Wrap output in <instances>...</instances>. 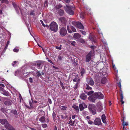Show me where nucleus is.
Instances as JSON below:
<instances>
[{
	"instance_id": "obj_54",
	"label": "nucleus",
	"mask_w": 130,
	"mask_h": 130,
	"mask_svg": "<svg viewBox=\"0 0 130 130\" xmlns=\"http://www.w3.org/2000/svg\"><path fill=\"white\" fill-rule=\"evenodd\" d=\"M75 43H76L74 41H73V42H71V44L73 46H74L75 44Z\"/></svg>"
},
{
	"instance_id": "obj_49",
	"label": "nucleus",
	"mask_w": 130,
	"mask_h": 130,
	"mask_svg": "<svg viewBox=\"0 0 130 130\" xmlns=\"http://www.w3.org/2000/svg\"><path fill=\"white\" fill-rule=\"evenodd\" d=\"M85 73V70L83 69H82V76Z\"/></svg>"
},
{
	"instance_id": "obj_44",
	"label": "nucleus",
	"mask_w": 130,
	"mask_h": 130,
	"mask_svg": "<svg viewBox=\"0 0 130 130\" xmlns=\"http://www.w3.org/2000/svg\"><path fill=\"white\" fill-rule=\"evenodd\" d=\"M42 126L43 128H45L46 127L47 125L46 124H42Z\"/></svg>"
},
{
	"instance_id": "obj_9",
	"label": "nucleus",
	"mask_w": 130,
	"mask_h": 130,
	"mask_svg": "<svg viewBox=\"0 0 130 130\" xmlns=\"http://www.w3.org/2000/svg\"><path fill=\"white\" fill-rule=\"evenodd\" d=\"M94 93L97 99H103L104 98V95L100 92H95Z\"/></svg>"
},
{
	"instance_id": "obj_42",
	"label": "nucleus",
	"mask_w": 130,
	"mask_h": 130,
	"mask_svg": "<svg viewBox=\"0 0 130 130\" xmlns=\"http://www.w3.org/2000/svg\"><path fill=\"white\" fill-rule=\"evenodd\" d=\"M9 43V41H8L7 42V44L5 46V49H7Z\"/></svg>"
},
{
	"instance_id": "obj_61",
	"label": "nucleus",
	"mask_w": 130,
	"mask_h": 130,
	"mask_svg": "<svg viewBox=\"0 0 130 130\" xmlns=\"http://www.w3.org/2000/svg\"><path fill=\"white\" fill-rule=\"evenodd\" d=\"M58 59L60 60H61L62 59V57L61 56H59L58 57Z\"/></svg>"
},
{
	"instance_id": "obj_52",
	"label": "nucleus",
	"mask_w": 130,
	"mask_h": 130,
	"mask_svg": "<svg viewBox=\"0 0 130 130\" xmlns=\"http://www.w3.org/2000/svg\"><path fill=\"white\" fill-rule=\"evenodd\" d=\"M36 74H37V76L39 77L41 75V74L39 72H38L36 73Z\"/></svg>"
},
{
	"instance_id": "obj_50",
	"label": "nucleus",
	"mask_w": 130,
	"mask_h": 130,
	"mask_svg": "<svg viewBox=\"0 0 130 130\" xmlns=\"http://www.w3.org/2000/svg\"><path fill=\"white\" fill-rule=\"evenodd\" d=\"M87 111H83V113L84 115L85 116H86L87 115Z\"/></svg>"
},
{
	"instance_id": "obj_53",
	"label": "nucleus",
	"mask_w": 130,
	"mask_h": 130,
	"mask_svg": "<svg viewBox=\"0 0 130 130\" xmlns=\"http://www.w3.org/2000/svg\"><path fill=\"white\" fill-rule=\"evenodd\" d=\"M122 125H125V126H127L128 125V124L127 122H126L125 121L124 122V123L123 124H122Z\"/></svg>"
},
{
	"instance_id": "obj_21",
	"label": "nucleus",
	"mask_w": 130,
	"mask_h": 130,
	"mask_svg": "<svg viewBox=\"0 0 130 130\" xmlns=\"http://www.w3.org/2000/svg\"><path fill=\"white\" fill-rule=\"evenodd\" d=\"M4 95L7 96H10V94L9 92L7 91H5V90L2 93Z\"/></svg>"
},
{
	"instance_id": "obj_41",
	"label": "nucleus",
	"mask_w": 130,
	"mask_h": 130,
	"mask_svg": "<svg viewBox=\"0 0 130 130\" xmlns=\"http://www.w3.org/2000/svg\"><path fill=\"white\" fill-rule=\"evenodd\" d=\"M94 92L93 91H89L87 93L88 95H90L92 94H93Z\"/></svg>"
},
{
	"instance_id": "obj_35",
	"label": "nucleus",
	"mask_w": 130,
	"mask_h": 130,
	"mask_svg": "<svg viewBox=\"0 0 130 130\" xmlns=\"http://www.w3.org/2000/svg\"><path fill=\"white\" fill-rule=\"evenodd\" d=\"M60 20L61 22H63L66 21V19L64 17H62L60 18Z\"/></svg>"
},
{
	"instance_id": "obj_34",
	"label": "nucleus",
	"mask_w": 130,
	"mask_h": 130,
	"mask_svg": "<svg viewBox=\"0 0 130 130\" xmlns=\"http://www.w3.org/2000/svg\"><path fill=\"white\" fill-rule=\"evenodd\" d=\"M60 85L61 86L62 89H65V88L64 86L63 85V83L61 81V80H60Z\"/></svg>"
},
{
	"instance_id": "obj_10",
	"label": "nucleus",
	"mask_w": 130,
	"mask_h": 130,
	"mask_svg": "<svg viewBox=\"0 0 130 130\" xmlns=\"http://www.w3.org/2000/svg\"><path fill=\"white\" fill-rule=\"evenodd\" d=\"M0 123L2 125H4V126L5 128L6 126L7 125V124H9L6 119H0Z\"/></svg>"
},
{
	"instance_id": "obj_55",
	"label": "nucleus",
	"mask_w": 130,
	"mask_h": 130,
	"mask_svg": "<svg viewBox=\"0 0 130 130\" xmlns=\"http://www.w3.org/2000/svg\"><path fill=\"white\" fill-rule=\"evenodd\" d=\"M95 46L94 45H91L90 46L91 48L92 49L95 48Z\"/></svg>"
},
{
	"instance_id": "obj_30",
	"label": "nucleus",
	"mask_w": 130,
	"mask_h": 130,
	"mask_svg": "<svg viewBox=\"0 0 130 130\" xmlns=\"http://www.w3.org/2000/svg\"><path fill=\"white\" fill-rule=\"evenodd\" d=\"M34 12V11L31 10L29 13H28V14L34 16L35 14Z\"/></svg>"
},
{
	"instance_id": "obj_36",
	"label": "nucleus",
	"mask_w": 130,
	"mask_h": 130,
	"mask_svg": "<svg viewBox=\"0 0 130 130\" xmlns=\"http://www.w3.org/2000/svg\"><path fill=\"white\" fill-rule=\"evenodd\" d=\"M5 90L2 87H0V92L2 94Z\"/></svg>"
},
{
	"instance_id": "obj_51",
	"label": "nucleus",
	"mask_w": 130,
	"mask_h": 130,
	"mask_svg": "<svg viewBox=\"0 0 130 130\" xmlns=\"http://www.w3.org/2000/svg\"><path fill=\"white\" fill-rule=\"evenodd\" d=\"M17 62H18V61H13V63H12V65L14 67L15 66V65H14V64H16V63Z\"/></svg>"
},
{
	"instance_id": "obj_33",
	"label": "nucleus",
	"mask_w": 130,
	"mask_h": 130,
	"mask_svg": "<svg viewBox=\"0 0 130 130\" xmlns=\"http://www.w3.org/2000/svg\"><path fill=\"white\" fill-rule=\"evenodd\" d=\"M20 71H18L17 70L15 71L14 75L15 76L18 75L20 73Z\"/></svg>"
},
{
	"instance_id": "obj_4",
	"label": "nucleus",
	"mask_w": 130,
	"mask_h": 130,
	"mask_svg": "<svg viewBox=\"0 0 130 130\" xmlns=\"http://www.w3.org/2000/svg\"><path fill=\"white\" fill-rule=\"evenodd\" d=\"M12 5L16 10V11L17 13H19V11H20L21 14L22 15L25 14V13L23 12V11L21 10V8H20L19 6H17L15 3H12Z\"/></svg>"
},
{
	"instance_id": "obj_14",
	"label": "nucleus",
	"mask_w": 130,
	"mask_h": 130,
	"mask_svg": "<svg viewBox=\"0 0 130 130\" xmlns=\"http://www.w3.org/2000/svg\"><path fill=\"white\" fill-rule=\"evenodd\" d=\"M91 55L90 53H88L86 56V61L87 62H89L91 59Z\"/></svg>"
},
{
	"instance_id": "obj_45",
	"label": "nucleus",
	"mask_w": 130,
	"mask_h": 130,
	"mask_svg": "<svg viewBox=\"0 0 130 130\" xmlns=\"http://www.w3.org/2000/svg\"><path fill=\"white\" fill-rule=\"evenodd\" d=\"M1 111L3 112H6L7 110H6L4 108H2L1 109Z\"/></svg>"
},
{
	"instance_id": "obj_1",
	"label": "nucleus",
	"mask_w": 130,
	"mask_h": 130,
	"mask_svg": "<svg viewBox=\"0 0 130 130\" xmlns=\"http://www.w3.org/2000/svg\"><path fill=\"white\" fill-rule=\"evenodd\" d=\"M51 29L55 32L58 29V25L57 24L54 22H52L50 25Z\"/></svg>"
},
{
	"instance_id": "obj_20",
	"label": "nucleus",
	"mask_w": 130,
	"mask_h": 130,
	"mask_svg": "<svg viewBox=\"0 0 130 130\" xmlns=\"http://www.w3.org/2000/svg\"><path fill=\"white\" fill-rule=\"evenodd\" d=\"M4 104L7 105H10L11 104V102L10 100H8L5 102Z\"/></svg>"
},
{
	"instance_id": "obj_6",
	"label": "nucleus",
	"mask_w": 130,
	"mask_h": 130,
	"mask_svg": "<svg viewBox=\"0 0 130 130\" xmlns=\"http://www.w3.org/2000/svg\"><path fill=\"white\" fill-rule=\"evenodd\" d=\"M72 24L76 28L81 29V24L80 22L73 21L72 22Z\"/></svg>"
},
{
	"instance_id": "obj_46",
	"label": "nucleus",
	"mask_w": 130,
	"mask_h": 130,
	"mask_svg": "<svg viewBox=\"0 0 130 130\" xmlns=\"http://www.w3.org/2000/svg\"><path fill=\"white\" fill-rule=\"evenodd\" d=\"M117 84H118V86L120 87V89H121V82L120 81L119 83H118Z\"/></svg>"
},
{
	"instance_id": "obj_48",
	"label": "nucleus",
	"mask_w": 130,
	"mask_h": 130,
	"mask_svg": "<svg viewBox=\"0 0 130 130\" xmlns=\"http://www.w3.org/2000/svg\"><path fill=\"white\" fill-rule=\"evenodd\" d=\"M82 34L84 36L86 35V31L82 30Z\"/></svg>"
},
{
	"instance_id": "obj_3",
	"label": "nucleus",
	"mask_w": 130,
	"mask_h": 130,
	"mask_svg": "<svg viewBox=\"0 0 130 130\" xmlns=\"http://www.w3.org/2000/svg\"><path fill=\"white\" fill-rule=\"evenodd\" d=\"M73 7H72L68 6H66L65 7V10L66 12L70 15L74 14V12L72 10Z\"/></svg>"
},
{
	"instance_id": "obj_24",
	"label": "nucleus",
	"mask_w": 130,
	"mask_h": 130,
	"mask_svg": "<svg viewBox=\"0 0 130 130\" xmlns=\"http://www.w3.org/2000/svg\"><path fill=\"white\" fill-rule=\"evenodd\" d=\"M58 13L60 15H62L63 14L64 11L60 9L58 11Z\"/></svg>"
},
{
	"instance_id": "obj_25",
	"label": "nucleus",
	"mask_w": 130,
	"mask_h": 130,
	"mask_svg": "<svg viewBox=\"0 0 130 130\" xmlns=\"http://www.w3.org/2000/svg\"><path fill=\"white\" fill-rule=\"evenodd\" d=\"M112 68L115 70V71L117 73L118 72V70L115 67V65L114 64L113 62L112 63Z\"/></svg>"
},
{
	"instance_id": "obj_26",
	"label": "nucleus",
	"mask_w": 130,
	"mask_h": 130,
	"mask_svg": "<svg viewBox=\"0 0 130 130\" xmlns=\"http://www.w3.org/2000/svg\"><path fill=\"white\" fill-rule=\"evenodd\" d=\"M45 120V118L44 116H43L39 120L41 122H44Z\"/></svg>"
},
{
	"instance_id": "obj_60",
	"label": "nucleus",
	"mask_w": 130,
	"mask_h": 130,
	"mask_svg": "<svg viewBox=\"0 0 130 130\" xmlns=\"http://www.w3.org/2000/svg\"><path fill=\"white\" fill-rule=\"evenodd\" d=\"M82 18H84V16L85 15V13H83L82 12Z\"/></svg>"
},
{
	"instance_id": "obj_38",
	"label": "nucleus",
	"mask_w": 130,
	"mask_h": 130,
	"mask_svg": "<svg viewBox=\"0 0 130 130\" xmlns=\"http://www.w3.org/2000/svg\"><path fill=\"white\" fill-rule=\"evenodd\" d=\"M122 119H121V121L122 124H123L124 123V120L125 119V117L123 115L122 116Z\"/></svg>"
},
{
	"instance_id": "obj_57",
	"label": "nucleus",
	"mask_w": 130,
	"mask_h": 130,
	"mask_svg": "<svg viewBox=\"0 0 130 130\" xmlns=\"http://www.w3.org/2000/svg\"><path fill=\"white\" fill-rule=\"evenodd\" d=\"M88 123L89 124H92L93 123V122L90 120H89L88 122Z\"/></svg>"
},
{
	"instance_id": "obj_18",
	"label": "nucleus",
	"mask_w": 130,
	"mask_h": 130,
	"mask_svg": "<svg viewBox=\"0 0 130 130\" xmlns=\"http://www.w3.org/2000/svg\"><path fill=\"white\" fill-rule=\"evenodd\" d=\"M101 118L103 123H106V117L105 114H103L102 115Z\"/></svg>"
},
{
	"instance_id": "obj_7",
	"label": "nucleus",
	"mask_w": 130,
	"mask_h": 130,
	"mask_svg": "<svg viewBox=\"0 0 130 130\" xmlns=\"http://www.w3.org/2000/svg\"><path fill=\"white\" fill-rule=\"evenodd\" d=\"M97 99L96 96L94 93L89 97V100L91 102L94 103Z\"/></svg>"
},
{
	"instance_id": "obj_15",
	"label": "nucleus",
	"mask_w": 130,
	"mask_h": 130,
	"mask_svg": "<svg viewBox=\"0 0 130 130\" xmlns=\"http://www.w3.org/2000/svg\"><path fill=\"white\" fill-rule=\"evenodd\" d=\"M102 105L101 103L100 102H98L97 105L98 110L100 112H101L103 109L102 106Z\"/></svg>"
},
{
	"instance_id": "obj_2",
	"label": "nucleus",
	"mask_w": 130,
	"mask_h": 130,
	"mask_svg": "<svg viewBox=\"0 0 130 130\" xmlns=\"http://www.w3.org/2000/svg\"><path fill=\"white\" fill-rule=\"evenodd\" d=\"M89 110L93 115H95L96 113V108L94 105H90L88 107Z\"/></svg>"
},
{
	"instance_id": "obj_16",
	"label": "nucleus",
	"mask_w": 130,
	"mask_h": 130,
	"mask_svg": "<svg viewBox=\"0 0 130 130\" xmlns=\"http://www.w3.org/2000/svg\"><path fill=\"white\" fill-rule=\"evenodd\" d=\"M5 128L8 130H15L14 128L10 124H7V125L6 126Z\"/></svg>"
},
{
	"instance_id": "obj_29",
	"label": "nucleus",
	"mask_w": 130,
	"mask_h": 130,
	"mask_svg": "<svg viewBox=\"0 0 130 130\" xmlns=\"http://www.w3.org/2000/svg\"><path fill=\"white\" fill-rule=\"evenodd\" d=\"M87 96L85 94H82V99L85 100L87 98Z\"/></svg>"
},
{
	"instance_id": "obj_43",
	"label": "nucleus",
	"mask_w": 130,
	"mask_h": 130,
	"mask_svg": "<svg viewBox=\"0 0 130 130\" xmlns=\"http://www.w3.org/2000/svg\"><path fill=\"white\" fill-rule=\"evenodd\" d=\"M86 89L91 90L92 89V88L89 87V85L88 84L87 85Z\"/></svg>"
},
{
	"instance_id": "obj_13",
	"label": "nucleus",
	"mask_w": 130,
	"mask_h": 130,
	"mask_svg": "<svg viewBox=\"0 0 130 130\" xmlns=\"http://www.w3.org/2000/svg\"><path fill=\"white\" fill-rule=\"evenodd\" d=\"M10 115L12 116H14L16 117H17L18 116L17 112L16 110H11L10 112Z\"/></svg>"
},
{
	"instance_id": "obj_62",
	"label": "nucleus",
	"mask_w": 130,
	"mask_h": 130,
	"mask_svg": "<svg viewBox=\"0 0 130 130\" xmlns=\"http://www.w3.org/2000/svg\"><path fill=\"white\" fill-rule=\"evenodd\" d=\"M121 100H123V95H120Z\"/></svg>"
},
{
	"instance_id": "obj_47",
	"label": "nucleus",
	"mask_w": 130,
	"mask_h": 130,
	"mask_svg": "<svg viewBox=\"0 0 130 130\" xmlns=\"http://www.w3.org/2000/svg\"><path fill=\"white\" fill-rule=\"evenodd\" d=\"M120 95H123V92L122 91L121 89H120Z\"/></svg>"
},
{
	"instance_id": "obj_23",
	"label": "nucleus",
	"mask_w": 130,
	"mask_h": 130,
	"mask_svg": "<svg viewBox=\"0 0 130 130\" xmlns=\"http://www.w3.org/2000/svg\"><path fill=\"white\" fill-rule=\"evenodd\" d=\"M106 79L105 77L103 78L101 81V83L102 84H105L106 82Z\"/></svg>"
},
{
	"instance_id": "obj_31",
	"label": "nucleus",
	"mask_w": 130,
	"mask_h": 130,
	"mask_svg": "<svg viewBox=\"0 0 130 130\" xmlns=\"http://www.w3.org/2000/svg\"><path fill=\"white\" fill-rule=\"evenodd\" d=\"M84 7L85 8H86L88 10H90V9L89 7L86 4H84Z\"/></svg>"
},
{
	"instance_id": "obj_39",
	"label": "nucleus",
	"mask_w": 130,
	"mask_h": 130,
	"mask_svg": "<svg viewBox=\"0 0 130 130\" xmlns=\"http://www.w3.org/2000/svg\"><path fill=\"white\" fill-rule=\"evenodd\" d=\"M61 108V109L63 110H65L67 108V107L64 106H62Z\"/></svg>"
},
{
	"instance_id": "obj_19",
	"label": "nucleus",
	"mask_w": 130,
	"mask_h": 130,
	"mask_svg": "<svg viewBox=\"0 0 130 130\" xmlns=\"http://www.w3.org/2000/svg\"><path fill=\"white\" fill-rule=\"evenodd\" d=\"M72 107L74 108L77 112L79 111V107L78 106H76V105L73 104L72 106Z\"/></svg>"
},
{
	"instance_id": "obj_58",
	"label": "nucleus",
	"mask_w": 130,
	"mask_h": 130,
	"mask_svg": "<svg viewBox=\"0 0 130 130\" xmlns=\"http://www.w3.org/2000/svg\"><path fill=\"white\" fill-rule=\"evenodd\" d=\"M0 86L1 87H4L5 86L3 84H0Z\"/></svg>"
},
{
	"instance_id": "obj_8",
	"label": "nucleus",
	"mask_w": 130,
	"mask_h": 130,
	"mask_svg": "<svg viewBox=\"0 0 130 130\" xmlns=\"http://www.w3.org/2000/svg\"><path fill=\"white\" fill-rule=\"evenodd\" d=\"M67 28L68 32L69 33H71L72 32V31L75 32L76 31L75 27L72 26L68 25Z\"/></svg>"
},
{
	"instance_id": "obj_17",
	"label": "nucleus",
	"mask_w": 130,
	"mask_h": 130,
	"mask_svg": "<svg viewBox=\"0 0 130 130\" xmlns=\"http://www.w3.org/2000/svg\"><path fill=\"white\" fill-rule=\"evenodd\" d=\"M80 37V35L78 33H75L73 36L74 38L77 39H79Z\"/></svg>"
},
{
	"instance_id": "obj_27",
	"label": "nucleus",
	"mask_w": 130,
	"mask_h": 130,
	"mask_svg": "<svg viewBox=\"0 0 130 130\" xmlns=\"http://www.w3.org/2000/svg\"><path fill=\"white\" fill-rule=\"evenodd\" d=\"M88 83L91 86H93V85L94 84V82L93 81L92 79L91 78L90 79L89 82Z\"/></svg>"
},
{
	"instance_id": "obj_32",
	"label": "nucleus",
	"mask_w": 130,
	"mask_h": 130,
	"mask_svg": "<svg viewBox=\"0 0 130 130\" xmlns=\"http://www.w3.org/2000/svg\"><path fill=\"white\" fill-rule=\"evenodd\" d=\"M99 34H100V39H101V40H102V41L103 43L105 44H106V43L105 42H104L102 40V38L101 37H102V39L104 37H103V34L102 33H100Z\"/></svg>"
},
{
	"instance_id": "obj_40",
	"label": "nucleus",
	"mask_w": 130,
	"mask_h": 130,
	"mask_svg": "<svg viewBox=\"0 0 130 130\" xmlns=\"http://www.w3.org/2000/svg\"><path fill=\"white\" fill-rule=\"evenodd\" d=\"M61 46L62 45H60L59 46H56V48L58 50H61Z\"/></svg>"
},
{
	"instance_id": "obj_63",
	"label": "nucleus",
	"mask_w": 130,
	"mask_h": 130,
	"mask_svg": "<svg viewBox=\"0 0 130 130\" xmlns=\"http://www.w3.org/2000/svg\"><path fill=\"white\" fill-rule=\"evenodd\" d=\"M66 3H69L70 2V0H64Z\"/></svg>"
},
{
	"instance_id": "obj_11",
	"label": "nucleus",
	"mask_w": 130,
	"mask_h": 130,
	"mask_svg": "<svg viewBox=\"0 0 130 130\" xmlns=\"http://www.w3.org/2000/svg\"><path fill=\"white\" fill-rule=\"evenodd\" d=\"M93 123L95 125H100L102 124L101 119L100 118H96L94 120Z\"/></svg>"
},
{
	"instance_id": "obj_22",
	"label": "nucleus",
	"mask_w": 130,
	"mask_h": 130,
	"mask_svg": "<svg viewBox=\"0 0 130 130\" xmlns=\"http://www.w3.org/2000/svg\"><path fill=\"white\" fill-rule=\"evenodd\" d=\"M87 105L84 103H82V111L85 108H87Z\"/></svg>"
},
{
	"instance_id": "obj_56",
	"label": "nucleus",
	"mask_w": 130,
	"mask_h": 130,
	"mask_svg": "<svg viewBox=\"0 0 130 130\" xmlns=\"http://www.w3.org/2000/svg\"><path fill=\"white\" fill-rule=\"evenodd\" d=\"M29 81L30 83H32L33 82V80L31 77H30L29 78Z\"/></svg>"
},
{
	"instance_id": "obj_64",
	"label": "nucleus",
	"mask_w": 130,
	"mask_h": 130,
	"mask_svg": "<svg viewBox=\"0 0 130 130\" xmlns=\"http://www.w3.org/2000/svg\"><path fill=\"white\" fill-rule=\"evenodd\" d=\"M40 65L41 64L40 63H37V64L36 65L37 67H40Z\"/></svg>"
},
{
	"instance_id": "obj_12",
	"label": "nucleus",
	"mask_w": 130,
	"mask_h": 130,
	"mask_svg": "<svg viewBox=\"0 0 130 130\" xmlns=\"http://www.w3.org/2000/svg\"><path fill=\"white\" fill-rule=\"evenodd\" d=\"M89 39L94 43H96L97 40L96 37L94 35L90 34L89 36Z\"/></svg>"
},
{
	"instance_id": "obj_37",
	"label": "nucleus",
	"mask_w": 130,
	"mask_h": 130,
	"mask_svg": "<svg viewBox=\"0 0 130 130\" xmlns=\"http://www.w3.org/2000/svg\"><path fill=\"white\" fill-rule=\"evenodd\" d=\"M13 50L14 52H18L19 51V49L18 48L15 47L13 49Z\"/></svg>"
},
{
	"instance_id": "obj_5",
	"label": "nucleus",
	"mask_w": 130,
	"mask_h": 130,
	"mask_svg": "<svg viewBox=\"0 0 130 130\" xmlns=\"http://www.w3.org/2000/svg\"><path fill=\"white\" fill-rule=\"evenodd\" d=\"M59 32L60 34L62 37L66 36L67 33V29L64 27L60 29Z\"/></svg>"
},
{
	"instance_id": "obj_28",
	"label": "nucleus",
	"mask_w": 130,
	"mask_h": 130,
	"mask_svg": "<svg viewBox=\"0 0 130 130\" xmlns=\"http://www.w3.org/2000/svg\"><path fill=\"white\" fill-rule=\"evenodd\" d=\"M56 115L54 111H53L52 113V116L53 120L54 121H55L56 120Z\"/></svg>"
},
{
	"instance_id": "obj_59",
	"label": "nucleus",
	"mask_w": 130,
	"mask_h": 130,
	"mask_svg": "<svg viewBox=\"0 0 130 130\" xmlns=\"http://www.w3.org/2000/svg\"><path fill=\"white\" fill-rule=\"evenodd\" d=\"M40 21L42 25L44 26H45V24H44L42 20H40Z\"/></svg>"
}]
</instances>
